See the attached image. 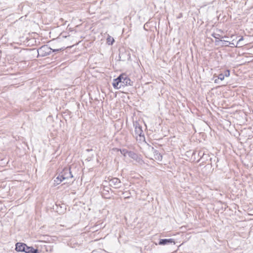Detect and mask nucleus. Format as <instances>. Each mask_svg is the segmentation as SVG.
<instances>
[{
	"label": "nucleus",
	"mask_w": 253,
	"mask_h": 253,
	"mask_svg": "<svg viewBox=\"0 0 253 253\" xmlns=\"http://www.w3.org/2000/svg\"><path fill=\"white\" fill-rule=\"evenodd\" d=\"M112 85L114 88L118 89L127 85H132V82L126 74H122L113 80Z\"/></svg>",
	"instance_id": "1"
},
{
	"label": "nucleus",
	"mask_w": 253,
	"mask_h": 253,
	"mask_svg": "<svg viewBox=\"0 0 253 253\" xmlns=\"http://www.w3.org/2000/svg\"><path fill=\"white\" fill-rule=\"evenodd\" d=\"M147 157L150 159L161 161L162 160V155L153 147L149 148L147 154Z\"/></svg>",
	"instance_id": "2"
},
{
	"label": "nucleus",
	"mask_w": 253,
	"mask_h": 253,
	"mask_svg": "<svg viewBox=\"0 0 253 253\" xmlns=\"http://www.w3.org/2000/svg\"><path fill=\"white\" fill-rule=\"evenodd\" d=\"M61 50V49H56L53 50L52 48L49 47L47 45H44L42 46H41L39 49L38 50V55L41 56H45L49 54L51 51L54 52L56 51H59Z\"/></svg>",
	"instance_id": "3"
},
{
	"label": "nucleus",
	"mask_w": 253,
	"mask_h": 253,
	"mask_svg": "<svg viewBox=\"0 0 253 253\" xmlns=\"http://www.w3.org/2000/svg\"><path fill=\"white\" fill-rule=\"evenodd\" d=\"M134 126V135L137 138L138 136H143V131L142 129V126L137 122L133 123Z\"/></svg>",
	"instance_id": "4"
},
{
	"label": "nucleus",
	"mask_w": 253,
	"mask_h": 253,
	"mask_svg": "<svg viewBox=\"0 0 253 253\" xmlns=\"http://www.w3.org/2000/svg\"><path fill=\"white\" fill-rule=\"evenodd\" d=\"M106 181H108L109 185L114 188H119L121 186V181L118 178L108 177Z\"/></svg>",
	"instance_id": "5"
},
{
	"label": "nucleus",
	"mask_w": 253,
	"mask_h": 253,
	"mask_svg": "<svg viewBox=\"0 0 253 253\" xmlns=\"http://www.w3.org/2000/svg\"><path fill=\"white\" fill-rule=\"evenodd\" d=\"M62 176V179H68L73 177V175L68 168H65L63 171L60 174Z\"/></svg>",
	"instance_id": "6"
},
{
	"label": "nucleus",
	"mask_w": 253,
	"mask_h": 253,
	"mask_svg": "<svg viewBox=\"0 0 253 253\" xmlns=\"http://www.w3.org/2000/svg\"><path fill=\"white\" fill-rule=\"evenodd\" d=\"M26 244L24 243H17L16 244L15 250L17 252H24Z\"/></svg>",
	"instance_id": "7"
},
{
	"label": "nucleus",
	"mask_w": 253,
	"mask_h": 253,
	"mask_svg": "<svg viewBox=\"0 0 253 253\" xmlns=\"http://www.w3.org/2000/svg\"><path fill=\"white\" fill-rule=\"evenodd\" d=\"M169 243H173L175 244L174 241L172 239H161L159 244L160 245H165Z\"/></svg>",
	"instance_id": "8"
},
{
	"label": "nucleus",
	"mask_w": 253,
	"mask_h": 253,
	"mask_svg": "<svg viewBox=\"0 0 253 253\" xmlns=\"http://www.w3.org/2000/svg\"><path fill=\"white\" fill-rule=\"evenodd\" d=\"M24 252L26 253H38V250H35L32 247H27L26 245Z\"/></svg>",
	"instance_id": "9"
},
{
	"label": "nucleus",
	"mask_w": 253,
	"mask_h": 253,
	"mask_svg": "<svg viewBox=\"0 0 253 253\" xmlns=\"http://www.w3.org/2000/svg\"><path fill=\"white\" fill-rule=\"evenodd\" d=\"M62 176L59 174L54 180V185L56 186L59 184L64 179H62Z\"/></svg>",
	"instance_id": "10"
},
{
	"label": "nucleus",
	"mask_w": 253,
	"mask_h": 253,
	"mask_svg": "<svg viewBox=\"0 0 253 253\" xmlns=\"http://www.w3.org/2000/svg\"><path fill=\"white\" fill-rule=\"evenodd\" d=\"M127 156L134 160H136L137 158V155L134 152L131 151H129Z\"/></svg>",
	"instance_id": "11"
},
{
	"label": "nucleus",
	"mask_w": 253,
	"mask_h": 253,
	"mask_svg": "<svg viewBox=\"0 0 253 253\" xmlns=\"http://www.w3.org/2000/svg\"><path fill=\"white\" fill-rule=\"evenodd\" d=\"M114 42V39L113 38L111 37V36H108L107 39V42L109 45H112L113 44V42Z\"/></svg>",
	"instance_id": "12"
},
{
	"label": "nucleus",
	"mask_w": 253,
	"mask_h": 253,
	"mask_svg": "<svg viewBox=\"0 0 253 253\" xmlns=\"http://www.w3.org/2000/svg\"><path fill=\"white\" fill-rule=\"evenodd\" d=\"M121 153L125 157H127L129 151H127L126 149L120 150Z\"/></svg>",
	"instance_id": "13"
},
{
	"label": "nucleus",
	"mask_w": 253,
	"mask_h": 253,
	"mask_svg": "<svg viewBox=\"0 0 253 253\" xmlns=\"http://www.w3.org/2000/svg\"><path fill=\"white\" fill-rule=\"evenodd\" d=\"M243 38L242 37L241 38H240V39L238 40V42H237V44L236 45V46H237V45L239 44V42H240L241 41L243 40ZM230 44H231V45H230V46H231V47H233V46H235V44H234V43H233V42H232V43H231V42H229L228 45H230Z\"/></svg>",
	"instance_id": "14"
},
{
	"label": "nucleus",
	"mask_w": 253,
	"mask_h": 253,
	"mask_svg": "<svg viewBox=\"0 0 253 253\" xmlns=\"http://www.w3.org/2000/svg\"><path fill=\"white\" fill-rule=\"evenodd\" d=\"M228 43H229L228 41L222 40V41H221V46H228Z\"/></svg>",
	"instance_id": "15"
},
{
	"label": "nucleus",
	"mask_w": 253,
	"mask_h": 253,
	"mask_svg": "<svg viewBox=\"0 0 253 253\" xmlns=\"http://www.w3.org/2000/svg\"><path fill=\"white\" fill-rule=\"evenodd\" d=\"M123 194L124 195L125 199H128L130 197V193L129 192H124L123 193Z\"/></svg>",
	"instance_id": "16"
},
{
	"label": "nucleus",
	"mask_w": 253,
	"mask_h": 253,
	"mask_svg": "<svg viewBox=\"0 0 253 253\" xmlns=\"http://www.w3.org/2000/svg\"><path fill=\"white\" fill-rule=\"evenodd\" d=\"M212 36L214 37L215 39H219L220 37V35L218 34L213 33L212 34Z\"/></svg>",
	"instance_id": "17"
},
{
	"label": "nucleus",
	"mask_w": 253,
	"mask_h": 253,
	"mask_svg": "<svg viewBox=\"0 0 253 253\" xmlns=\"http://www.w3.org/2000/svg\"><path fill=\"white\" fill-rule=\"evenodd\" d=\"M224 75L223 74H220L218 76V79L220 80L221 81H222L224 79Z\"/></svg>",
	"instance_id": "18"
},
{
	"label": "nucleus",
	"mask_w": 253,
	"mask_h": 253,
	"mask_svg": "<svg viewBox=\"0 0 253 253\" xmlns=\"http://www.w3.org/2000/svg\"><path fill=\"white\" fill-rule=\"evenodd\" d=\"M222 40L221 39H215V43L216 45H219L221 43Z\"/></svg>",
	"instance_id": "19"
},
{
	"label": "nucleus",
	"mask_w": 253,
	"mask_h": 253,
	"mask_svg": "<svg viewBox=\"0 0 253 253\" xmlns=\"http://www.w3.org/2000/svg\"><path fill=\"white\" fill-rule=\"evenodd\" d=\"M224 75L225 77H229V75H230V71H229V70H226L225 72V73H224Z\"/></svg>",
	"instance_id": "20"
},
{
	"label": "nucleus",
	"mask_w": 253,
	"mask_h": 253,
	"mask_svg": "<svg viewBox=\"0 0 253 253\" xmlns=\"http://www.w3.org/2000/svg\"><path fill=\"white\" fill-rule=\"evenodd\" d=\"M217 79H215L214 82H215V83H217Z\"/></svg>",
	"instance_id": "21"
}]
</instances>
